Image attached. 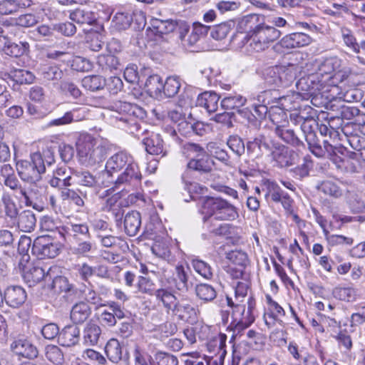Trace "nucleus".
Masks as SVG:
<instances>
[{"label": "nucleus", "mask_w": 365, "mask_h": 365, "mask_svg": "<svg viewBox=\"0 0 365 365\" xmlns=\"http://www.w3.org/2000/svg\"><path fill=\"white\" fill-rule=\"evenodd\" d=\"M78 156L85 166H93L103 162L107 155V146L89 135L81 136L76 143Z\"/></svg>", "instance_id": "1"}, {"label": "nucleus", "mask_w": 365, "mask_h": 365, "mask_svg": "<svg viewBox=\"0 0 365 365\" xmlns=\"http://www.w3.org/2000/svg\"><path fill=\"white\" fill-rule=\"evenodd\" d=\"M16 168L20 179L29 183L30 187L34 188L41 180L42 175L46 172L44 160L39 152L31 154L30 160L17 161Z\"/></svg>", "instance_id": "2"}, {"label": "nucleus", "mask_w": 365, "mask_h": 365, "mask_svg": "<svg viewBox=\"0 0 365 365\" xmlns=\"http://www.w3.org/2000/svg\"><path fill=\"white\" fill-rule=\"evenodd\" d=\"M112 108L115 112L113 117L128 128H138V120L144 119L146 111L140 106L128 102L114 103Z\"/></svg>", "instance_id": "3"}, {"label": "nucleus", "mask_w": 365, "mask_h": 365, "mask_svg": "<svg viewBox=\"0 0 365 365\" xmlns=\"http://www.w3.org/2000/svg\"><path fill=\"white\" fill-rule=\"evenodd\" d=\"M278 113L274 112L270 114V119L276 125L274 130L275 135L284 143L293 147L305 148V144L302 140L294 129L289 128L287 121L284 119L286 117V113L280 109H278Z\"/></svg>", "instance_id": "4"}, {"label": "nucleus", "mask_w": 365, "mask_h": 365, "mask_svg": "<svg viewBox=\"0 0 365 365\" xmlns=\"http://www.w3.org/2000/svg\"><path fill=\"white\" fill-rule=\"evenodd\" d=\"M251 307L246 312L245 305L236 304L232 312V321L227 327V330L232 332L230 341L241 339L244 336V331L247 329L255 321L251 314Z\"/></svg>", "instance_id": "5"}, {"label": "nucleus", "mask_w": 365, "mask_h": 365, "mask_svg": "<svg viewBox=\"0 0 365 365\" xmlns=\"http://www.w3.org/2000/svg\"><path fill=\"white\" fill-rule=\"evenodd\" d=\"M280 36L279 30L262 21L250 38V45L257 52L262 51L269 48L271 43L277 40Z\"/></svg>", "instance_id": "6"}, {"label": "nucleus", "mask_w": 365, "mask_h": 365, "mask_svg": "<svg viewBox=\"0 0 365 365\" xmlns=\"http://www.w3.org/2000/svg\"><path fill=\"white\" fill-rule=\"evenodd\" d=\"M142 175L136 163L128 165L123 169V171L118 175L115 180H112L117 189L120 188L122 185L126 187H136L141 180Z\"/></svg>", "instance_id": "7"}, {"label": "nucleus", "mask_w": 365, "mask_h": 365, "mask_svg": "<svg viewBox=\"0 0 365 365\" xmlns=\"http://www.w3.org/2000/svg\"><path fill=\"white\" fill-rule=\"evenodd\" d=\"M3 183L6 187L16 192L18 194L17 197H23L26 205H32L34 208H36V204L33 202V199L34 197L36 199L38 198L37 189L30 187L28 190L25 187L21 185L16 175L9 176L8 178L3 180Z\"/></svg>", "instance_id": "8"}, {"label": "nucleus", "mask_w": 365, "mask_h": 365, "mask_svg": "<svg viewBox=\"0 0 365 365\" xmlns=\"http://www.w3.org/2000/svg\"><path fill=\"white\" fill-rule=\"evenodd\" d=\"M31 251L41 257L54 258L60 252V246L53 242L49 236L43 235L34 240Z\"/></svg>", "instance_id": "9"}, {"label": "nucleus", "mask_w": 365, "mask_h": 365, "mask_svg": "<svg viewBox=\"0 0 365 365\" xmlns=\"http://www.w3.org/2000/svg\"><path fill=\"white\" fill-rule=\"evenodd\" d=\"M308 149L317 158H331L335 153L336 148L328 140H323V145L319 143L316 132L304 135Z\"/></svg>", "instance_id": "10"}, {"label": "nucleus", "mask_w": 365, "mask_h": 365, "mask_svg": "<svg viewBox=\"0 0 365 365\" xmlns=\"http://www.w3.org/2000/svg\"><path fill=\"white\" fill-rule=\"evenodd\" d=\"M308 149L317 158H331L335 153L336 148L328 140H323V145L319 143L316 132L304 135Z\"/></svg>", "instance_id": "11"}, {"label": "nucleus", "mask_w": 365, "mask_h": 365, "mask_svg": "<svg viewBox=\"0 0 365 365\" xmlns=\"http://www.w3.org/2000/svg\"><path fill=\"white\" fill-rule=\"evenodd\" d=\"M59 234L70 243L91 238L89 227L87 224H71L66 227H61Z\"/></svg>", "instance_id": "12"}, {"label": "nucleus", "mask_w": 365, "mask_h": 365, "mask_svg": "<svg viewBox=\"0 0 365 365\" xmlns=\"http://www.w3.org/2000/svg\"><path fill=\"white\" fill-rule=\"evenodd\" d=\"M133 162L135 161L132 155L124 151L118 152L107 160L106 173L112 177L113 174L121 171Z\"/></svg>", "instance_id": "13"}, {"label": "nucleus", "mask_w": 365, "mask_h": 365, "mask_svg": "<svg viewBox=\"0 0 365 365\" xmlns=\"http://www.w3.org/2000/svg\"><path fill=\"white\" fill-rule=\"evenodd\" d=\"M341 61L336 57H330L326 58L322 62L317 65V69L314 71L319 78L324 80V77L327 76V80L332 78L333 75L340 76L343 72L341 70Z\"/></svg>", "instance_id": "14"}, {"label": "nucleus", "mask_w": 365, "mask_h": 365, "mask_svg": "<svg viewBox=\"0 0 365 365\" xmlns=\"http://www.w3.org/2000/svg\"><path fill=\"white\" fill-rule=\"evenodd\" d=\"M11 349L16 355L30 359L36 358L38 354L36 346L25 338L14 340L11 344Z\"/></svg>", "instance_id": "15"}, {"label": "nucleus", "mask_w": 365, "mask_h": 365, "mask_svg": "<svg viewBox=\"0 0 365 365\" xmlns=\"http://www.w3.org/2000/svg\"><path fill=\"white\" fill-rule=\"evenodd\" d=\"M326 80L319 78L315 72L309 73L302 76L296 83L298 90L314 93L319 90V87L325 82Z\"/></svg>", "instance_id": "16"}, {"label": "nucleus", "mask_w": 365, "mask_h": 365, "mask_svg": "<svg viewBox=\"0 0 365 365\" xmlns=\"http://www.w3.org/2000/svg\"><path fill=\"white\" fill-rule=\"evenodd\" d=\"M190 269L185 268L182 265H177L174 272V282L178 290L186 293L192 288L193 284L189 280Z\"/></svg>", "instance_id": "17"}, {"label": "nucleus", "mask_w": 365, "mask_h": 365, "mask_svg": "<svg viewBox=\"0 0 365 365\" xmlns=\"http://www.w3.org/2000/svg\"><path fill=\"white\" fill-rule=\"evenodd\" d=\"M6 303L11 307H21L26 299V291L20 286H11L6 289Z\"/></svg>", "instance_id": "18"}, {"label": "nucleus", "mask_w": 365, "mask_h": 365, "mask_svg": "<svg viewBox=\"0 0 365 365\" xmlns=\"http://www.w3.org/2000/svg\"><path fill=\"white\" fill-rule=\"evenodd\" d=\"M48 184L55 188L61 190L72 185V176L66 167H61L53 172V177L48 181Z\"/></svg>", "instance_id": "19"}, {"label": "nucleus", "mask_w": 365, "mask_h": 365, "mask_svg": "<svg viewBox=\"0 0 365 365\" xmlns=\"http://www.w3.org/2000/svg\"><path fill=\"white\" fill-rule=\"evenodd\" d=\"M80 339V329L76 325L65 327L60 332L58 341L63 346H71L76 345Z\"/></svg>", "instance_id": "20"}, {"label": "nucleus", "mask_w": 365, "mask_h": 365, "mask_svg": "<svg viewBox=\"0 0 365 365\" xmlns=\"http://www.w3.org/2000/svg\"><path fill=\"white\" fill-rule=\"evenodd\" d=\"M311 38L304 33L296 32L287 35L281 40V44L287 48H299L309 44Z\"/></svg>", "instance_id": "21"}, {"label": "nucleus", "mask_w": 365, "mask_h": 365, "mask_svg": "<svg viewBox=\"0 0 365 365\" xmlns=\"http://www.w3.org/2000/svg\"><path fill=\"white\" fill-rule=\"evenodd\" d=\"M299 68L297 65L294 64L279 66V88H287L290 86L296 80Z\"/></svg>", "instance_id": "22"}, {"label": "nucleus", "mask_w": 365, "mask_h": 365, "mask_svg": "<svg viewBox=\"0 0 365 365\" xmlns=\"http://www.w3.org/2000/svg\"><path fill=\"white\" fill-rule=\"evenodd\" d=\"M213 165L214 162L209 157V154H207L198 158H192L187 163V168L203 174L211 172Z\"/></svg>", "instance_id": "23"}, {"label": "nucleus", "mask_w": 365, "mask_h": 365, "mask_svg": "<svg viewBox=\"0 0 365 365\" xmlns=\"http://www.w3.org/2000/svg\"><path fill=\"white\" fill-rule=\"evenodd\" d=\"M262 19V16L255 14L247 15L239 21V29L247 34L250 39L257 27L259 26Z\"/></svg>", "instance_id": "24"}, {"label": "nucleus", "mask_w": 365, "mask_h": 365, "mask_svg": "<svg viewBox=\"0 0 365 365\" xmlns=\"http://www.w3.org/2000/svg\"><path fill=\"white\" fill-rule=\"evenodd\" d=\"M141 226V215L139 212H128L124 217V229L129 236H135Z\"/></svg>", "instance_id": "25"}, {"label": "nucleus", "mask_w": 365, "mask_h": 365, "mask_svg": "<svg viewBox=\"0 0 365 365\" xmlns=\"http://www.w3.org/2000/svg\"><path fill=\"white\" fill-rule=\"evenodd\" d=\"M69 19L78 24L93 25L96 22V16L93 11L83 8H77L70 11Z\"/></svg>", "instance_id": "26"}, {"label": "nucleus", "mask_w": 365, "mask_h": 365, "mask_svg": "<svg viewBox=\"0 0 365 365\" xmlns=\"http://www.w3.org/2000/svg\"><path fill=\"white\" fill-rule=\"evenodd\" d=\"M146 151L151 155H166L167 151L163 147V140L159 134H152L143 140Z\"/></svg>", "instance_id": "27"}, {"label": "nucleus", "mask_w": 365, "mask_h": 365, "mask_svg": "<svg viewBox=\"0 0 365 365\" xmlns=\"http://www.w3.org/2000/svg\"><path fill=\"white\" fill-rule=\"evenodd\" d=\"M200 212L203 217H216L217 210L220 209L222 199L220 197H205L200 200Z\"/></svg>", "instance_id": "28"}, {"label": "nucleus", "mask_w": 365, "mask_h": 365, "mask_svg": "<svg viewBox=\"0 0 365 365\" xmlns=\"http://www.w3.org/2000/svg\"><path fill=\"white\" fill-rule=\"evenodd\" d=\"M172 313L180 320L190 322L197 318L195 309L189 303L178 301Z\"/></svg>", "instance_id": "29"}, {"label": "nucleus", "mask_w": 365, "mask_h": 365, "mask_svg": "<svg viewBox=\"0 0 365 365\" xmlns=\"http://www.w3.org/2000/svg\"><path fill=\"white\" fill-rule=\"evenodd\" d=\"M219 99L216 93L206 91L198 96L196 104L205 108L207 112L213 113L217 110Z\"/></svg>", "instance_id": "30"}, {"label": "nucleus", "mask_w": 365, "mask_h": 365, "mask_svg": "<svg viewBox=\"0 0 365 365\" xmlns=\"http://www.w3.org/2000/svg\"><path fill=\"white\" fill-rule=\"evenodd\" d=\"M16 222L21 231L30 232L36 227V215L31 210H24L17 217Z\"/></svg>", "instance_id": "31"}, {"label": "nucleus", "mask_w": 365, "mask_h": 365, "mask_svg": "<svg viewBox=\"0 0 365 365\" xmlns=\"http://www.w3.org/2000/svg\"><path fill=\"white\" fill-rule=\"evenodd\" d=\"M154 295L156 299L163 304L168 313L173 311L179 301L174 293L168 289H158Z\"/></svg>", "instance_id": "32"}, {"label": "nucleus", "mask_w": 365, "mask_h": 365, "mask_svg": "<svg viewBox=\"0 0 365 365\" xmlns=\"http://www.w3.org/2000/svg\"><path fill=\"white\" fill-rule=\"evenodd\" d=\"M91 309L86 302H79L73 306L71 311V319L75 324L83 323L91 315Z\"/></svg>", "instance_id": "33"}, {"label": "nucleus", "mask_w": 365, "mask_h": 365, "mask_svg": "<svg viewBox=\"0 0 365 365\" xmlns=\"http://www.w3.org/2000/svg\"><path fill=\"white\" fill-rule=\"evenodd\" d=\"M270 157L281 167H288L291 165L288 155V148L279 143L273 144Z\"/></svg>", "instance_id": "34"}, {"label": "nucleus", "mask_w": 365, "mask_h": 365, "mask_svg": "<svg viewBox=\"0 0 365 365\" xmlns=\"http://www.w3.org/2000/svg\"><path fill=\"white\" fill-rule=\"evenodd\" d=\"M220 209L217 210L216 217H214L210 221L211 223L217 222L218 220H232L237 216V212L235 207L226 200H222Z\"/></svg>", "instance_id": "35"}, {"label": "nucleus", "mask_w": 365, "mask_h": 365, "mask_svg": "<svg viewBox=\"0 0 365 365\" xmlns=\"http://www.w3.org/2000/svg\"><path fill=\"white\" fill-rule=\"evenodd\" d=\"M72 253L78 257H88L93 251V243L91 238H86L71 243Z\"/></svg>", "instance_id": "36"}, {"label": "nucleus", "mask_w": 365, "mask_h": 365, "mask_svg": "<svg viewBox=\"0 0 365 365\" xmlns=\"http://www.w3.org/2000/svg\"><path fill=\"white\" fill-rule=\"evenodd\" d=\"M82 86L88 91L95 92L104 88L106 80L99 75L85 76L81 81Z\"/></svg>", "instance_id": "37"}, {"label": "nucleus", "mask_w": 365, "mask_h": 365, "mask_svg": "<svg viewBox=\"0 0 365 365\" xmlns=\"http://www.w3.org/2000/svg\"><path fill=\"white\" fill-rule=\"evenodd\" d=\"M101 334L100 327L94 323L86 324L83 331L84 343L89 346L96 345Z\"/></svg>", "instance_id": "38"}, {"label": "nucleus", "mask_w": 365, "mask_h": 365, "mask_svg": "<svg viewBox=\"0 0 365 365\" xmlns=\"http://www.w3.org/2000/svg\"><path fill=\"white\" fill-rule=\"evenodd\" d=\"M247 102L246 98L240 94L230 95L225 97L221 101V106L225 110H237L238 113L241 112L240 109Z\"/></svg>", "instance_id": "39"}, {"label": "nucleus", "mask_w": 365, "mask_h": 365, "mask_svg": "<svg viewBox=\"0 0 365 365\" xmlns=\"http://www.w3.org/2000/svg\"><path fill=\"white\" fill-rule=\"evenodd\" d=\"M210 29V26L203 25L201 23H194L192 32L186 39L185 46L191 47L195 45L201 37L205 36L207 34Z\"/></svg>", "instance_id": "40"}, {"label": "nucleus", "mask_w": 365, "mask_h": 365, "mask_svg": "<svg viewBox=\"0 0 365 365\" xmlns=\"http://www.w3.org/2000/svg\"><path fill=\"white\" fill-rule=\"evenodd\" d=\"M108 358L114 363H118L122 358V347L120 342L115 339H110L105 347Z\"/></svg>", "instance_id": "41"}, {"label": "nucleus", "mask_w": 365, "mask_h": 365, "mask_svg": "<svg viewBox=\"0 0 365 365\" xmlns=\"http://www.w3.org/2000/svg\"><path fill=\"white\" fill-rule=\"evenodd\" d=\"M279 66L267 67L262 71L264 83L273 88H279Z\"/></svg>", "instance_id": "42"}, {"label": "nucleus", "mask_w": 365, "mask_h": 365, "mask_svg": "<svg viewBox=\"0 0 365 365\" xmlns=\"http://www.w3.org/2000/svg\"><path fill=\"white\" fill-rule=\"evenodd\" d=\"M1 202L4 205V212L6 217L9 218L13 223H15L19 216L16 205L11 196L6 192L3 193Z\"/></svg>", "instance_id": "43"}, {"label": "nucleus", "mask_w": 365, "mask_h": 365, "mask_svg": "<svg viewBox=\"0 0 365 365\" xmlns=\"http://www.w3.org/2000/svg\"><path fill=\"white\" fill-rule=\"evenodd\" d=\"M294 120L295 123H300V128L303 135L315 132V129L318 126V123L312 116L305 117L301 113L297 114Z\"/></svg>", "instance_id": "44"}, {"label": "nucleus", "mask_w": 365, "mask_h": 365, "mask_svg": "<svg viewBox=\"0 0 365 365\" xmlns=\"http://www.w3.org/2000/svg\"><path fill=\"white\" fill-rule=\"evenodd\" d=\"M197 297L205 302H212L217 297L215 289L210 284L201 283L195 287Z\"/></svg>", "instance_id": "45"}, {"label": "nucleus", "mask_w": 365, "mask_h": 365, "mask_svg": "<svg viewBox=\"0 0 365 365\" xmlns=\"http://www.w3.org/2000/svg\"><path fill=\"white\" fill-rule=\"evenodd\" d=\"M73 176L76 182L83 186L96 187L99 186L98 178L88 171H76Z\"/></svg>", "instance_id": "46"}, {"label": "nucleus", "mask_w": 365, "mask_h": 365, "mask_svg": "<svg viewBox=\"0 0 365 365\" xmlns=\"http://www.w3.org/2000/svg\"><path fill=\"white\" fill-rule=\"evenodd\" d=\"M29 51V44L26 41L19 43L9 41L4 53L11 57L18 58L27 53Z\"/></svg>", "instance_id": "47"}, {"label": "nucleus", "mask_w": 365, "mask_h": 365, "mask_svg": "<svg viewBox=\"0 0 365 365\" xmlns=\"http://www.w3.org/2000/svg\"><path fill=\"white\" fill-rule=\"evenodd\" d=\"M41 79L46 83L58 81L62 78V71L56 66H43L39 71Z\"/></svg>", "instance_id": "48"}, {"label": "nucleus", "mask_w": 365, "mask_h": 365, "mask_svg": "<svg viewBox=\"0 0 365 365\" xmlns=\"http://www.w3.org/2000/svg\"><path fill=\"white\" fill-rule=\"evenodd\" d=\"M318 189L331 197L338 198L342 195V190L341 189L339 182L331 180L323 181L319 186Z\"/></svg>", "instance_id": "49"}, {"label": "nucleus", "mask_w": 365, "mask_h": 365, "mask_svg": "<svg viewBox=\"0 0 365 365\" xmlns=\"http://www.w3.org/2000/svg\"><path fill=\"white\" fill-rule=\"evenodd\" d=\"M145 86L148 93L158 96L162 93L163 83L159 76L153 75L147 78Z\"/></svg>", "instance_id": "50"}, {"label": "nucleus", "mask_w": 365, "mask_h": 365, "mask_svg": "<svg viewBox=\"0 0 365 365\" xmlns=\"http://www.w3.org/2000/svg\"><path fill=\"white\" fill-rule=\"evenodd\" d=\"M176 20H161L158 19L152 20V26L153 28L161 34H168L174 31L176 29Z\"/></svg>", "instance_id": "51"}, {"label": "nucleus", "mask_w": 365, "mask_h": 365, "mask_svg": "<svg viewBox=\"0 0 365 365\" xmlns=\"http://www.w3.org/2000/svg\"><path fill=\"white\" fill-rule=\"evenodd\" d=\"M46 359L56 365H61L64 362V356L61 349L56 345H48L46 348Z\"/></svg>", "instance_id": "52"}, {"label": "nucleus", "mask_w": 365, "mask_h": 365, "mask_svg": "<svg viewBox=\"0 0 365 365\" xmlns=\"http://www.w3.org/2000/svg\"><path fill=\"white\" fill-rule=\"evenodd\" d=\"M227 259L240 267L245 268L249 264L248 256L242 250H232L227 253Z\"/></svg>", "instance_id": "53"}, {"label": "nucleus", "mask_w": 365, "mask_h": 365, "mask_svg": "<svg viewBox=\"0 0 365 365\" xmlns=\"http://www.w3.org/2000/svg\"><path fill=\"white\" fill-rule=\"evenodd\" d=\"M191 264L195 272L204 278L210 279L212 277V268L210 264L205 261L197 258H193L191 260Z\"/></svg>", "instance_id": "54"}, {"label": "nucleus", "mask_w": 365, "mask_h": 365, "mask_svg": "<svg viewBox=\"0 0 365 365\" xmlns=\"http://www.w3.org/2000/svg\"><path fill=\"white\" fill-rule=\"evenodd\" d=\"M207 149L210 155L225 164H228L230 155L225 149L220 148L215 143H208Z\"/></svg>", "instance_id": "55"}, {"label": "nucleus", "mask_w": 365, "mask_h": 365, "mask_svg": "<svg viewBox=\"0 0 365 365\" xmlns=\"http://www.w3.org/2000/svg\"><path fill=\"white\" fill-rule=\"evenodd\" d=\"M227 144L231 150L238 157L245 153V145L243 140L237 135L229 137Z\"/></svg>", "instance_id": "56"}, {"label": "nucleus", "mask_w": 365, "mask_h": 365, "mask_svg": "<svg viewBox=\"0 0 365 365\" xmlns=\"http://www.w3.org/2000/svg\"><path fill=\"white\" fill-rule=\"evenodd\" d=\"M180 83L176 77H168L163 83V91L168 98L175 96L179 91Z\"/></svg>", "instance_id": "57"}, {"label": "nucleus", "mask_w": 365, "mask_h": 365, "mask_svg": "<svg viewBox=\"0 0 365 365\" xmlns=\"http://www.w3.org/2000/svg\"><path fill=\"white\" fill-rule=\"evenodd\" d=\"M332 294L336 299L346 302H353L356 298V292L351 287H335Z\"/></svg>", "instance_id": "58"}, {"label": "nucleus", "mask_w": 365, "mask_h": 365, "mask_svg": "<svg viewBox=\"0 0 365 365\" xmlns=\"http://www.w3.org/2000/svg\"><path fill=\"white\" fill-rule=\"evenodd\" d=\"M341 32L343 41L346 46L349 47L353 52L359 53V43L356 42V38L353 35L351 31L347 28H341Z\"/></svg>", "instance_id": "59"}, {"label": "nucleus", "mask_w": 365, "mask_h": 365, "mask_svg": "<svg viewBox=\"0 0 365 365\" xmlns=\"http://www.w3.org/2000/svg\"><path fill=\"white\" fill-rule=\"evenodd\" d=\"M136 286L138 292L143 294L154 295L156 291L153 282L149 278L143 276L138 277Z\"/></svg>", "instance_id": "60"}, {"label": "nucleus", "mask_w": 365, "mask_h": 365, "mask_svg": "<svg viewBox=\"0 0 365 365\" xmlns=\"http://www.w3.org/2000/svg\"><path fill=\"white\" fill-rule=\"evenodd\" d=\"M45 270L40 267H33L25 272L24 277L31 282L37 283L46 277Z\"/></svg>", "instance_id": "61"}, {"label": "nucleus", "mask_w": 365, "mask_h": 365, "mask_svg": "<svg viewBox=\"0 0 365 365\" xmlns=\"http://www.w3.org/2000/svg\"><path fill=\"white\" fill-rule=\"evenodd\" d=\"M213 217H203V222L206 225L210 232L217 235H223L225 232H227V227L226 224L220 223V220H218L217 222H214L212 223L210 222V220Z\"/></svg>", "instance_id": "62"}, {"label": "nucleus", "mask_w": 365, "mask_h": 365, "mask_svg": "<svg viewBox=\"0 0 365 365\" xmlns=\"http://www.w3.org/2000/svg\"><path fill=\"white\" fill-rule=\"evenodd\" d=\"M61 197L63 200H71L78 207L84 205V201L81 197L75 190L69 189L68 187L61 190Z\"/></svg>", "instance_id": "63"}, {"label": "nucleus", "mask_w": 365, "mask_h": 365, "mask_svg": "<svg viewBox=\"0 0 365 365\" xmlns=\"http://www.w3.org/2000/svg\"><path fill=\"white\" fill-rule=\"evenodd\" d=\"M158 365H178V358L169 353L158 351L155 354Z\"/></svg>", "instance_id": "64"}]
</instances>
